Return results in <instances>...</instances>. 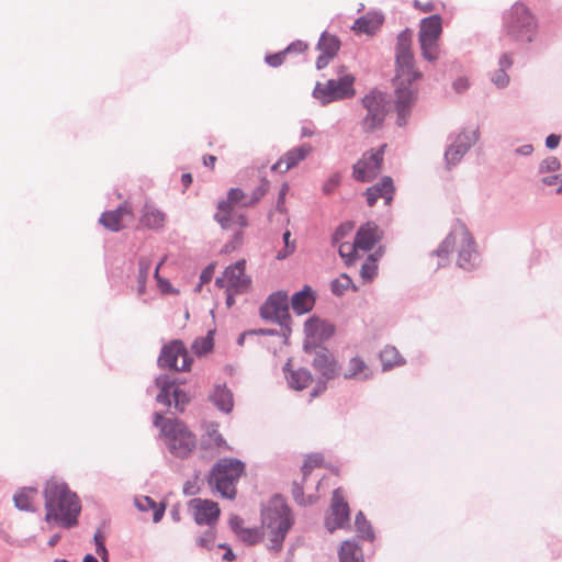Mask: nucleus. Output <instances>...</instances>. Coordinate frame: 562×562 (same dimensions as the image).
Instances as JSON below:
<instances>
[{
  "mask_svg": "<svg viewBox=\"0 0 562 562\" xmlns=\"http://www.w3.org/2000/svg\"><path fill=\"white\" fill-rule=\"evenodd\" d=\"M237 536L247 544H256L260 540L266 541V539L262 537V531L259 532L257 529L240 528L239 533Z\"/></svg>",
  "mask_w": 562,
  "mask_h": 562,
  "instance_id": "nucleus-40",
  "label": "nucleus"
},
{
  "mask_svg": "<svg viewBox=\"0 0 562 562\" xmlns=\"http://www.w3.org/2000/svg\"><path fill=\"white\" fill-rule=\"evenodd\" d=\"M132 216V205L128 202H124L116 210L102 213L99 222L104 226V228L112 232H119L125 227L123 223L124 217Z\"/></svg>",
  "mask_w": 562,
  "mask_h": 562,
  "instance_id": "nucleus-19",
  "label": "nucleus"
},
{
  "mask_svg": "<svg viewBox=\"0 0 562 562\" xmlns=\"http://www.w3.org/2000/svg\"><path fill=\"white\" fill-rule=\"evenodd\" d=\"M356 530L362 539L372 541L374 539V532L370 521L367 520L363 513L359 512L355 520Z\"/></svg>",
  "mask_w": 562,
  "mask_h": 562,
  "instance_id": "nucleus-36",
  "label": "nucleus"
},
{
  "mask_svg": "<svg viewBox=\"0 0 562 562\" xmlns=\"http://www.w3.org/2000/svg\"><path fill=\"white\" fill-rule=\"evenodd\" d=\"M165 259L166 258H162L161 261L157 265V267L155 268V271H154V277L156 278L157 280V284L159 286V289L161 290L162 293H168L171 291V284L166 280V279H162L160 276H159V269L160 267L164 265L165 262Z\"/></svg>",
  "mask_w": 562,
  "mask_h": 562,
  "instance_id": "nucleus-47",
  "label": "nucleus"
},
{
  "mask_svg": "<svg viewBox=\"0 0 562 562\" xmlns=\"http://www.w3.org/2000/svg\"><path fill=\"white\" fill-rule=\"evenodd\" d=\"M349 520V506L345 502L342 493L339 488L333 493L330 514L326 518V527L330 532L342 528Z\"/></svg>",
  "mask_w": 562,
  "mask_h": 562,
  "instance_id": "nucleus-17",
  "label": "nucleus"
},
{
  "mask_svg": "<svg viewBox=\"0 0 562 562\" xmlns=\"http://www.w3.org/2000/svg\"><path fill=\"white\" fill-rule=\"evenodd\" d=\"M290 386L294 390L301 391L311 385L313 376L306 369H297L290 371L286 376Z\"/></svg>",
  "mask_w": 562,
  "mask_h": 562,
  "instance_id": "nucleus-31",
  "label": "nucleus"
},
{
  "mask_svg": "<svg viewBox=\"0 0 562 562\" xmlns=\"http://www.w3.org/2000/svg\"><path fill=\"white\" fill-rule=\"evenodd\" d=\"M172 403L175 407L179 411L183 409V406L189 403V396L188 394L181 390L178 385L173 383L172 389Z\"/></svg>",
  "mask_w": 562,
  "mask_h": 562,
  "instance_id": "nucleus-44",
  "label": "nucleus"
},
{
  "mask_svg": "<svg viewBox=\"0 0 562 562\" xmlns=\"http://www.w3.org/2000/svg\"><path fill=\"white\" fill-rule=\"evenodd\" d=\"M331 58L333 57H329L327 54L322 53L316 60V67L318 69L325 68Z\"/></svg>",
  "mask_w": 562,
  "mask_h": 562,
  "instance_id": "nucleus-61",
  "label": "nucleus"
},
{
  "mask_svg": "<svg viewBox=\"0 0 562 562\" xmlns=\"http://www.w3.org/2000/svg\"><path fill=\"white\" fill-rule=\"evenodd\" d=\"M206 432L209 438L217 446V447H226V441L222 437L218 431V425L215 423H211L206 427Z\"/></svg>",
  "mask_w": 562,
  "mask_h": 562,
  "instance_id": "nucleus-45",
  "label": "nucleus"
},
{
  "mask_svg": "<svg viewBox=\"0 0 562 562\" xmlns=\"http://www.w3.org/2000/svg\"><path fill=\"white\" fill-rule=\"evenodd\" d=\"M344 376L346 379L367 380L371 376V371L364 360L356 356L351 358L345 369Z\"/></svg>",
  "mask_w": 562,
  "mask_h": 562,
  "instance_id": "nucleus-27",
  "label": "nucleus"
},
{
  "mask_svg": "<svg viewBox=\"0 0 562 562\" xmlns=\"http://www.w3.org/2000/svg\"><path fill=\"white\" fill-rule=\"evenodd\" d=\"M137 506L142 510H146L148 507L154 509L153 520L159 522L165 514V506L162 504L157 505L151 498L144 497L142 501H137Z\"/></svg>",
  "mask_w": 562,
  "mask_h": 562,
  "instance_id": "nucleus-38",
  "label": "nucleus"
},
{
  "mask_svg": "<svg viewBox=\"0 0 562 562\" xmlns=\"http://www.w3.org/2000/svg\"><path fill=\"white\" fill-rule=\"evenodd\" d=\"M441 32L442 21L439 15L434 14L422 20L418 40L425 59L434 61L438 58Z\"/></svg>",
  "mask_w": 562,
  "mask_h": 562,
  "instance_id": "nucleus-9",
  "label": "nucleus"
},
{
  "mask_svg": "<svg viewBox=\"0 0 562 562\" xmlns=\"http://www.w3.org/2000/svg\"><path fill=\"white\" fill-rule=\"evenodd\" d=\"M161 368H169L176 371H188L191 368L192 359L182 341L173 340L166 345L158 358Z\"/></svg>",
  "mask_w": 562,
  "mask_h": 562,
  "instance_id": "nucleus-14",
  "label": "nucleus"
},
{
  "mask_svg": "<svg viewBox=\"0 0 562 562\" xmlns=\"http://www.w3.org/2000/svg\"><path fill=\"white\" fill-rule=\"evenodd\" d=\"M209 398L213 405L224 413H231L234 407L233 393L225 384L215 385Z\"/></svg>",
  "mask_w": 562,
  "mask_h": 562,
  "instance_id": "nucleus-23",
  "label": "nucleus"
},
{
  "mask_svg": "<svg viewBox=\"0 0 562 562\" xmlns=\"http://www.w3.org/2000/svg\"><path fill=\"white\" fill-rule=\"evenodd\" d=\"M37 490L34 487H23L13 496L14 504L20 510L33 512L37 499Z\"/></svg>",
  "mask_w": 562,
  "mask_h": 562,
  "instance_id": "nucleus-29",
  "label": "nucleus"
},
{
  "mask_svg": "<svg viewBox=\"0 0 562 562\" xmlns=\"http://www.w3.org/2000/svg\"><path fill=\"white\" fill-rule=\"evenodd\" d=\"M215 531L213 529H209L203 536H201L198 539V544L202 548L210 550L215 542Z\"/></svg>",
  "mask_w": 562,
  "mask_h": 562,
  "instance_id": "nucleus-48",
  "label": "nucleus"
},
{
  "mask_svg": "<svg viewBox=\"0 0 562 562\" xmlns=\"http://www.w3.org/2000/svg\"><path fill=\"white\" fill-rule=\"evenodd\" d=\"M340 181H341V176L340 173L336 172L334 175H331L323 184V192L325 194H330L333 193L337 188L338 186L340 184Z\"/></svg>",
  "mask_w": 562,
  "mask_h": 562,
  "instance_id": "nucleus-46",
  "label": "nucleus"
},
{
  "mask_svg": "<svg viewBox=\"0 0 562 562\" xmlns=\"http://www.w3.org/2000/svg\"><path fill=\"white\" fill-rule=\"evenodd\" d=\"M452 251L458 252V265L461 268H469L472 265V257L475 254L474 240L463 225H459L447 236L437 255L447 257Z\"/></svg>",
  "mask_w": 562,
  "mask_h": 562,
  "instance_id": "nucleus-8",
  "label": "nucleus"
},
{
  "mask_svg": "<svg viewBox=\"0 0 562 562\" xmlns=\"http://www.w3.org/2000/svg\"><path fill=\"white\" fill-rule=\"evenodd\" d=\"M244 463L236 459H221L212 469L210 483L223 497L234 498L236 483L244 474Z\"/></svg>",
  "mask_w": 562,
  "mask_h": 562,
  "instance_id": "nucleus-7",
  "label": "nucleus"
},
{
  "mask_svg": "<svg viewBox=\"0 0 562 562\" xmlns=\"http://www.w3.org/2000/svg\"><path fill=\"white\" fill-rule=\"evenodd\" d=\"M361 103L366 110V115L360 123L362 131L371 133L380 128L386 115L387 101L385 94L380 91H371L362 98Z\"/></svg>",
  "mask_w": 562,
  "mask_h": 562,
  "instance_id": "nucleus-10",
  "label": "nucleus"
},
{
  "mask_svg": "<svg viewBox=\"0 0 562 562\" xmlns=\"http://www.w3.org/2000/svg\"><path fill=\"white\" fill-rule=\"evenodd\" d=\"M246 260L241 259L232 266H228L223 276L217 278L215 284L226 292L243 293L246 292L251 284L250 278L245 272Z\"/></svg>",
  "mask_w": 562,
  "mask_h": 562,
  "instance_id": "nucleus-13",
  "label": "nucleus"
},
{
  "mask_svg": "<svg viewBox=\"0 0 562 562\" xmlns=\"http://www.w3.org/2000/svg\"><path fill=\"white\" fill-rule=\"evenodd\" d=\"M304 331L314 340H323L333 334V327L319 318L311 317L305 322Z\"/></svg>",
  "mask_w": 562,
  "mask_h": 562,
  "instance_id": "nucleus-25",
  "label": "nucleus"
},
{
  "mask_svg": "<svg viewBox=\"0 0 562 562\" xmlns=\"http://www.w3.org/2000/svg\"><path fill=\"white\" fill-rule=\"evenodd\" d=\"M95 543V552L103 562H108V550L105 548V535L101 529H98L93 537Z\"/></svg>",
  "mask_w": 562,
  "mask_h": 562,
  "instance_id": "nucleus-43",
  "label": "nucleus"
},
{
  "mask_svg": "<svg viewBox=\"0 0 562 562\" xmlns=\"http://www.w3.org/2000/svg\"><path fill=\"white\" fill-rule=\"evenodd\" d=\"M383 251L379 248L374 254L370 255L361 267L360 276L366 282L372 281L378 273L376 261L382 257Z\"/></svg>",
  "mask_w": 562,
  "mask_h": 562,
  "instance_id": "nucleus-32",
  "label": "nucleus"
},
{
  "mask_svg": "<svg viewBox=\"0 0 562 562\" xmlns=\"http://www.w3.org/2000/svg\"><path fill=\"white\" fill-rule=\"evenodd\" d=\"M513 65V58L509 54H504L501 58H499V69H508L510 68Z\"/></svg>",
  "mask_w": 562,
  "mask_h": 562,
  "instance_id": "nucleus-58",
  "label": "nucleus"
},
{
  "mask_svg": "<svg viewBox=\"0 0 562 562\" xmlns=\"http://www.w3.org/2000/svg\"><path fill=\"white\" fill-rule=\"evenodd\" d=\"M147 280H148V277L147 276H143V274H138L137 273V277H136V282H137V294L139 296H143L146 294V284H147Z\"/></svg>",
  "mask_w": 562,
  "mask_h": 562,
  "instance_id": "nucleus-54",
  "label": "nucleus"
},
{
  "mask_svg": "<svg viewBox=\"0 0 562 562\" xmlns=\"http://www.w3.org/2000/svg\"><path fill=\"white\" fill-rule=\"evenodd\" d=\"M216 162V157L213 155H206L203 157V164L211 169H214Z\"/></svg>",
  "mask_w": 562,
  "mask_h": 562,
  "instance_id": "nucleus-63",
  "label": "nucleus"
},
{
  "mask_svg": "<svg viewBox=\"0 0 562 562\" xmlns=\"http://www.w3.org/2000/svg\"><path fill=\"white\" fill-rule=\"evenodd\" d=\"M290 237H291V233L289 231H286L283 234L285 249L278 254V256H277L278 259H284L285 257H288L290 254H292L294 251L295 246H294V243L290 244Z\"/></svg>",
  "mask_w": 562,
  "mask_h": 562,
  "instance_id": "nucleus-51",
  "label": "nucleus"
},
{
  "mask_svg": "<svg viewBox=\"0 0 562 562\" xmlns=\"http://www.w3.org/2000/svg\"><path fill=\"white\" fill-rule=\"evenodd\" d=\"M359 250H361V249L358 248L356 239L353 240V243H342L339 245V248H338L339 255L344 259H346L347 265H350L353 261V259Z\"/></svg>",
  "mask_w": 562,
  "mask_h": 562,
  "instance_id": "nucleus-39",
  "label": "nucleus"
},
{
  "mask_svg": "<svg viewBox=\"0 0 562 562\" xmlns=\"http://www.w3.org/2000/svg\"><path fill=\"white\" fill-rule=\"evenodd\" d=\"M293 496L295 498V501L301 504V505H305V501H304V495H303V488L302 486H300L299 484H294L293 486Z\"/></svg>",
  "mask_w": 562,
  "mask_h": 562,
  "instance_id": "nucleus-56",
  "label": "nucleus"
},
{
  "mask_svg": "<svg viewBox=\"0 0 562 562\" xmlns=\"http://www.w3.org/2000/svg\"><path fill=\"white\" fill-rule=\"evenodd\" d=\"M291 526V512L284 498L279 495L273 496L261 514L262 537L266 539L267 547L278 552Z\"/></svg>",
  "mask_w": 562,
  "mask_h": 562,
  "instance_id": "nucleus-3",
  "label": "nucleus"
},
{
  "mask_svg": "<svg viewBox=\"0 0 562 562\" xmlns=\"http://www.w3.org/2000/svg\"><path fill=\"white\" fill-rule=\"evenodd\" d=\"M330 288L331 292L337 296L344 295L348 290H358L357 286L353 284L351 278L346 273H341L338 278L333 280Z\"/></svg>",
  "mask_w": 562,
  "mask_h": 562,
  "instance_id": "nucleus-33",
  "label": "nucleus"
},
{
  "mask_svg": "<svg viewBox=\"0 0 562 562\" xmlns=\"http://www.w3.org/2000/svg\"><path fill=\"white\" fill-rule=\"evenodd\" d=\"M415 7L420 9L423 12H431L434 10V5L430 2L422 4L419 1H415Z\"/></svg>",
  "mask_w": 562,
  "mask_h": 562,
  "instance_id": "nucleus-64",
  "label": "nucleus"
},
{
  "mask_svg": "<svg viewBox=\"0 0 562 562\" xmlns=\"http://www.w3.org/2000/svg\"><path fill=\"white\" fill-rule=\"evenodd\" d=\"M411 46V33L407 31L401 32L395 48V77L393 79L397 124L401 126L407 123L412 108L417 101L418 89L416 82L422 79V72L415 67Z\"/></svg>",
  "mask_w": 562,
  "mask_h": 562,
  "instance_id": "nucleus-1",
  "label": "nucleus"
},
{
  "mask_svg": "<svg viewBox=\"0 0 562 562\" xmlns=\"http://www.w3.org/2000/svg\"><path fill=\"white\" fill-rule=\"evenodd\" d=\"M324 464V457L319 453H314L305 459L302 467L303 476L306 477L315 468H322Z\"/></svg>",
  "mask_w": 562,
  "mask_h": 562,
  "instance_id": "nucleus-41",
  "label": "nucleus"
},
{
  "mask_svg": "<svg viewBox=\"0 0 562 562\" xmlns=\"http://www.w3.org/2000/svg\"><path fill=\"white\" fill-rule=\"evenodd\" d=\"M269 181L262 179L259 187L252 192V195L247 199L246 194L237 188L231 189L227 199L221 201L217 205L215 220L224 228H244L247 226L246 217L243 214H237L235 206L240 204L249 206L258 202L268 191Z\"/></svg>",
  "mask_w": 562,
  "mask_h": 562,
  "instance_id": "nucleus-5",
  "label": "nucleus"
},
{
  "mask_svg": "<svg viewBox=\"0 0 562 562\" xmlns=\"http://www.w3.org/2000/svg\"><path fill=\"white\" fill-rule=\"evenodd\" d=\"M166 223V214L153 204H145L140 216L139 225L148 229L162 228Z\"/></svg>",
  "mask_w": 562,
  "mask_h": 562,
  "instance_id": "nucleus-22",
  "label": "nucleus"
},
{
  "mask_svg": "<svg viewBox=\"0 0 562 562\" xmlns=\"http://www.w3.org/2000/svg\"><path fill=\"white\" fill-rule=\"evenodd\" d=\"M383 15L376 12H369L356 20L352 30L358 33L373 35L382 25Z\"/></svg>",
  "mask_w": 562,
  "mask_h": 562,
  "instance_id": "nucleus-24",
  "label": "nucleus"
},
{
  "mask_svg": "<svg viewBox=\"0 0 562 562\" xmlns=\"http://www.w3.org/2000/svg\"><path fill=\"white\" fill-rule=\"evenodd\" d=\"M504 31L510 41L529 44L537 35L538 22L526 4L516 2L504 15Z\"/></svg>",
  "mask_w": 562,
  "mask_h": 562,
  "instance_id": "nucleus-6",
  "label": "nucleus"
},
{
  "mask_svg": "<svg viewBox=\"0 0 562 562\" xmlns=\"http://www.w3.org/2000/svg\"><path fill=\"white\" fill-rule=\"evenodd\" d=\"M190 512L198 525L212 527L218 520L221 509L218 504L202 498H193L188 504Z\"/></svg>",
  "mask_w": 562,
  "mask_h": 562,
  "instance_id": "nucleus-16",
  "label": "nucleus"
},
{
  "mask_svg": "<svg viewBox=\"0 0 562 562\" xmlns=\"http://www.w3.org/2000/svg\"><path fill=\"white\" fill-rule=\"evenodd\" d=\"M260 316L266 321H271L285 326L289 330L290 321L288 295L284 292L272 293L260 307Z\"/></svg>",
  "mask_w": 562,
  "mask_h": 562,
  "instance_id": "nucleus-15",
  "label": "nucleus"
},
{
  "mask_svg": "<svg viewBox=\"0 0 562 562\" xmlns=\"http://www.w3.org/2000/svg\"><path fill=\"white\" fill-rule=\"evenodd\" d=\"M43 494L45 522L48 526L57 524L63 528H71L78 525L80 501L66 483L53 477L46 482Z\"/></svg>",
  "mask_w": 562,
  "mask_h": 562,
  "instance_id": "nucleus-2",
  "label": "nucleus"
},
{
  "mask_svg": "<svg viewBox=\"0 0 562 562\" xmlns=\"http://www.w3.org/2000/svg\"><path fill=\"white\" fill-rule=\"evenodd\" d=\"M383 237V232L373 223L368 222L361 225L356 234L357 246L362 251L371 250Z\"/></svg>",
  "mask_w": 562,
  "mask_h": 562,
  "instance_id": "nucleus-20",
  "label": "nucleus"
},
{
  "mask_svg": "<svg viewBox=\"0 0 562 562\" xmlns=\"http://www.w3.org/2000/svg\"><path fill=\"white\" fill-rule=\"evenodd\" d=\"M468 151V146L463 144L461 140L454 142L445 154L446 161L448 166L457 165L463 155Z\"/></svg>",
  "mask_w": 562,
  "mask_h": 562,
  "instance_id": "nucleus-34",
  "label": "nucleus"
},
{
  "mask_svg": "<svg viewBox=\"0 0 562 562\" xmlns=\"http://www.w3.org/2000/svg\"><path fill=\"white\" fill-rule=\"evenodd\" d=\"M453 87L458 92H462L468 89L469 82L465 78H459L453 82Z\"/></svg>",
  "mask_w": 562,
  "mask_h": 562,
  "instance_id": "nucleus-60",
  "label": "nucleus"
},
{
  "mask_svg": "<svg viewBox=\"0 0 562 562\" xmlns=\"http://www.w3.org/2000/svg\"><path fill=\"white\" fill-rule=\"evenodd\" d=\"M153 261L149 257H140L138 260V274L149 276L151 270Z\"/></svg>",
  "mask_w": 562,
  "mask_h": 562,
  "instance_id": "nucleus-52",
  "label": "nucleus"
},
{
  "mask_svg": "<svg viewBox=\"0 0 562 562\" xmlns=\"http://www.w3.org/2000/svg\"><path fill=\"white\" fill-rule=\"evenodd\" d=\"M353 83L355 77L351 74H346L342 68L338 79H330L325 83H317L314 94L325 103L351 98L356 93Z\"/></svg>",
  "mask_w": 562,
  "mask_h": 562,
  "instance_id": "nucleus-11",
  "label": "nucleus"
},
{
  "mask_svg": "<svg viewBox=\"0 0 562 562\" xmlns=\"http://www.w3.org/2000/svg\"><path fill=\"white\" fill-rule=\"evenodd\" d=\"M154 425L159 428V436L173 457L186 459L195 450L196 436L182 420L156 413Z\"/></svg>",
  "mask_w": 562,
  "mask_h": 562,
  "instance_id": "nucleus-4",
  "label": "nucleus"
},
{
  "mask_svg": "<svg viewBox=\"0 0 562 562\" xmlns=\"http://www.w3.org/2000/svg\"><path fill=\"white\" fill-rule=\"evenodd\" d=\"M339 562H364L362 549L351 540L341 543L338 550Z\"/></svg>",
  "mask_w": 562,
  "mask_h": 562,
  "instance_id": "nucleus-30",
  "label": "nucleus"
},
{
  "mask_svg": "<svg viewBox=\"0 0 562 562\" xmlns=\"http://www.w3.org/2000/svg\"><path fill=\"white\" fill-rule=\"evenodd\" d=\"M386 145L379 149H370L353 165L352 177L360 182L373 180L382 170L384 150Z\"/></svg>",
  "mask_w": 562,
  "mask_h": 562,
  "instance_id": "nucleus-12",
  "label": "nucleus"
},
{
  "mask_svg": "<svg viewBox=\"0 0 562 562\" xmlns=\"http://www.w3.org/2000/svg\"><path fill=\"white\" fill-rule=\"evenodd\" d=\"M214 346L213 331L210 330L206 336L196 338L192 344V350L196 356H203L212 351Z\"/></svg>",
  "mask_w": 562,
  "mask_h": 562,
  "instance_id": "nucleus-37",
  "label": "nucleus"
},
{
  "mask_svg": "<svg viewBox=\"0 0 562 562\" xmlns=\"http://www.w3.org/2000/svg\"><path fill=\"white\" fill-rule=\"evenodd\" d=\"M315 303V296L310 286H304V289L300 292H296L292 296V308L297 314H305L310 312Z\"/></svg>",
  "mask_w": 562,
  "mask_h": 562,
  "instance_id": "nucleus-26",
  "label": "nucleus"
},
{
  "mask_svg": "<svg viewBox=\"0 0 562 562\" xmlns=\"http://www.w3.org/2000/svg\"><path fill=\"white\" fill-rule=\"evenodd\" d=\"M560 168V161L555 157L546 158L540 165V172L557 171Z\"/></svg>",
  "mask_w": 562,
  "mask_h": 562,
  "instance_id": "nucleus-49",
  "label": "nucleus"
},
{
  "mask_svg": "<svg viewBox=\"0 0 562 562\" xmlns=\"http://www.w3.org/2000/svg\"><path fill=\"white\" fill-rule=\"evenodd\" d=\"M394 191L392 179L384 177L380 183L367 189V203L369 206H373L379 199H383L384 203L389 205L393 200Z\"/></svg>",
  "mask_w": 562,
  "mask_h": 562,
  "instance_id": "nucleus-21",
  "label": "nucleus"
},
{
  "mask_svg": "<svg viewBox=\"0 0 562 562\" xmlns=\"http://www.w3.org/2000/svg\"><path fill=\"white\" fill-rule=\"evenodd\" d=\"M213 273H214V266L213 265H210L209 267H206L203 272L201 273V283H207L211 281L212 277H213Z\"/></svg>",
  "mask_w": 562,
  "mask_h": 562,
  "instance_id": "nucleus-57",
  "label": "nucleus"
},
{
  "mask_svg": "<svg viewBox=\"0 0 562 562\" xmlns=\"http://www.w3.org/2000/svg\"><path fill=\"white\" fill-rule=\"evenodd\" d=\"M160 392L157 395V401L161 404L171 406L172 405V389L173 382H159Z\"/></svg>",
  "mask_w": 562,
  "mask_h": 562,
  "instance_id": "nucleus-42",
  "label": "nucleus"
},
{
  "mask_svg": "<svg viewBox=\"0 0 562 562\" xmlns=\"http://www.w3.org/2000/svg\"><path fill=\"white\" fill-rule=\"evenodd\" d=\"M229 525L236 535L239 533L240 528H245L243 526V519L239 518L238 516H232L229 519Z\"/></svg>",
  "mask_w": 562,
  "mask_h": 562,
  "instance_id": "nucleus-55",
  "label": "nucleus"
},
{
  "mask_svg": "<svg viewBox=\"0 0 562 562\" xmlns=\"http://www.w3.org/2000/svg\"><path fill=\"white\" fill-rule=\"evenodd\" d=\"M307 48L306 44H304L303 42H296V43H293L291 44L288 48H286V53L288 52H291V50H296V52H304L305 49Z\"/></svg>",
  "mask_w": 562,
  "mask_h": 562,
  "instance_id": "nucleus-62",
  "label": "nucleus"
},
{
  "mask_svg": "<svg viewBox=\"0 0 562 562\" xmlns=\"http://www.w3.org/2000/svg\"><path fill=\"white\" fill-rule=\"evenodd\" d=\"M559 143H560V136H558L555 134L549 135L546 139V145L550 149L558 147Z\"/></svg>",
  "mask_w": 562,
  "mask_h": 562,
  "instance_id": "nucleus-59",
  "label": "nucleus"
},
{
  "mask_svg": "<svg viewBox=\"0 0 562 562\" xmlns=\"http://www.w3.org/2000/svg\"><path fill=\"white\" fill-rule=\"evenodd\" d=\"M492 81L499 88L506 87L509 82V76L506 74V70L498 69L494 72L492 77Z\"/></svg>",
  "mask_w": 562,
  "mask_h": 562,
  "instance_id": "nucleus-50",
  "label": "nucleus"
},
{
  "mask_svg": "<svg viewBox=\"0 0 562 562\" xmlns=\"http://www.w3.org/2000/svg\"><path fill=\"white\" fill-rule=\"evenodd\" d=\"M340 42L338 38L330 34H323L319 42L318 48L322 53L327 54L329 57H334L339 50Z\"/></svg>",
  "mask_w": 562,
  "mask_h": 562,
  "instance_id": "nucleus-35",
  "label": "nucleus"
},
{
  "mask_svg": "<svg viewBox=\"0 0 562 562\" xmlns=\"http://www.w3.org/2000/svg\"><path fill=\"white\" fill-rule=\"evenodd\" d=\"M285 54H286V52H282V53H278V54H273V55H268L266 57V61L271 67H278V66L282 65V63L284 60V57H285Z\"/></svg>",
  "mask_w": 562,
  "mask_h": 562,
  "instance_id": "nucleus-53",
  "label": "nucleus"
},
{
  "mask_svg": "<svg viewBox=\"0 0 562 562\" xmlns=\"http://www.w3.org/2000/svg\"><path fill=\"white\" fill-rule=\"evenodd\" d=\"M313 366L327 379L334 378L338 372V363L334 357L327 352H319L313 361Z\"/></svg>",
  "mask_w": 562,
  "mask_h": 562,
  "instance_id": "nucleus-28",
  "label": "nucleus"
},
{
  "mask_svg": "<svg viewBox=\"0 0 562 562\" xmlns=\"http://www.w3.org/2000/svg\"><path fill=\"white\" fill-rule=\"evenodd\" d=\"M312 151L313 147L310 144H302L301 146L292 148L282 155L271 169L279 172H286L296 167Z\"/></svg>",
  "mask_w": 562,
  "mask_h": 562,
  "instance_id": "nucleus-18",
  "label": "nucleus"
}]
</instances>
